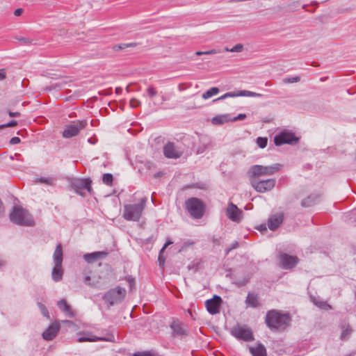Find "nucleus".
Wrapping results in <instances>:
<instances>
[{"instance_id":"nucleus-20","label":"nucleus","mask_w":356,"mask_h":356,"mask_svg":"<svg viewBox=\"0 0 356 356\" xmlns=\"http://www.w3.org/2000/svg\"><path fill=\"white\" fill-rule=\"evenodd\" d=\"M284 214L279 213L272 215L268 220V226L270 230H275L282 223Z\"/></svg>"},{"instance_id":"nucleus-46","label":"nucleus","mask_w":356,"mask_h":356,"mask_svg":"<svg viewBox=\"0 0 356 356\" xmlns=\"http://www.w3.org/2000/svg\"><path fill=\"white\" fill-rule=\"evenodd\" d=\"M154 354H152L150 352H143V353H138L134 355V356H153Z\"/></svg>"},{"instance_id":"nucleus-32","label":"nucleus","mask_w":356,"mask_h":356,"mask_svg":"<svg viewBox=\"0 0 356 356\" xmlns=\"http://www.w3.org/2000/svg\"><path fill=\"white\" fill-rule=\"evenodd\" d=\"M211 122L213 125H221V124H222V115H216V116L213 117L211 120Z\"/></svg>"},{"instance_id":"nucleus-49","label":"nucleus","mask_w":356,"mask_h":356,"mask_svg":"<svg viewBox=\"0 0 356 356\" xmlns=\"http://www.w3.org/2000/svg\"><path fill=\"white\" fill-rule=\"evenodd\" d=\"M6 74L4 69H0V81L5 79Z\"/></svg>"},{"instance_id":"nucleus-6","label":"nucleus","mask_w":356,"mask_h":356,"mask_svg":"<svg viewBox=\"0 0 356 356\" xmlns=\"http://www.w3.org/2000/svg\"><path fill=\"white\" fill-rule=\"evenodd\" d=\"M54 267L52 270L51 276L55 282H59L62 280L63 270L62 268L63 263V250L61 244H58L53 255Z\"/></svg>"},{"instance_id":"nucleus-10","label":"nucleus","mask_w":356,"mask_h":356,"mask_svg":"<svg viewBox=\"0 0 356 356\" xmlns=\"http://www.w3.org/2000/svg\"><path fill=\"white\" fill-rule=\"evenodd\" d=\"M87 123L86 121H76L67 125L63 131V137L70 138L78 135L79 131L85 128Z\"/></svg>"},{"instance_id":"nucleus-14","label":"nucleus","mask_w":356,"mask_h":356,"mask_svg":"<svg viewBox=\"0 0 356 356\" xmlns=\"http://www.w3.org/2000/svg\"><path fill=\"white\" fill-rule=\"evenodd\" d=\"M232 334L239 339L244 341H251L253 339V335L251 330L247 327L239 326L234 327L232 330Z\"/></svg>"},{"instance_id":"nucleus-4","label":"nucleus","mask_w":356,"mask_h":356,"mask_svg":"<svg viewBox=\"0 0 356 356\" xmlns=\"http://www.w3.org/2000/svg\"><path fill=\"white\" fill-rule=\"evenodd\" d=\"M147 199L143 197L140 202L124 206L123 218L129 221H138L142 216Z\"/></svg>"},{"instance_id":"nucleus-29","label":"nucleus","mask_w":356,"mask_h":356,"mask_svg":"<svg viewBox=\"0 0 356 356\" xmlns=\"http://www.w3.org/2000/svg\"><path fill=\"white\" fill-rule=\"evenodd\" d=\"M317 197L314 195H309L307 198L302 200V205L303 207L312 206L316 201Z\"/></svg>"},{"instance_id":"nucleus-60","label":"nucleus","mask_w":356,"mask_h":356,"mask_svg":"<svg viewBox=\"0 0 356 356\" xmlns=\"http://www.w3.org/2000/svg\"><path fill=\"white\" fill-rule=\"evenodd\" d=\"M126 90L129 92V86L126 88Z\"/></svg>"},{"instance_id":"nucleus-63","label":"nucleus","mask_w":356,"mask_h":356,"mask_svg":"<svg viewBox=\"0 0 356 356\" xmlns=\"http://www.w3.org/2000/svg\"><path fill=\"white\" fill-rule=\"evenodd\" d=\"M266 86H270V84L268 83H266Z\"/></svg>"},{"instance_id":"nucleus-22","label":"nucleus","mask_w":356,"mask_h":356,"mask_svg":"<svg viewBox=\"0 0 356 356\" xmlns=\"http://www.w3.org/2000/svg\"><path fill=\"white\" fill-rule=\"evenodd\" d=\"M107 255V253L105 252H94L92 253L86 254L83 255L84 259L88 263H92L102 258L105 257Z\"/></svg>"},{"instance_id":"nucleus-18","label":"nucleus","mask_w":356,"mask_h":356,"mask_svg":"<svg viewBox=\"0 0 356 356\" xmlns=\"http://www.w3.org/2000/svg\"><path fill=\"white\" fill-rule=\"evenodd\" d=\"M115 337L113 334H108L106 337H97L93 336L92 333L87 332L85 334V336L79 337L77 339L78 342H86V341H114Z\"/></svg>"},{"instance_id":"nucleus-48","label":"nucleus","mask_w":356,"mask_h":356,"mask_svg":"<svg viewBox=\"0 0 356 356\" xmlns=\"http://www.w3.org/2000/svg\"><path fill=\"white\" fill-rule=\"evenodd\" d=\"M238 243L237 241H234L232 244V247L231 248H229L227 249H226V254H227L229 252H230L232 249H235L238 247Z\"/></svg>"},{"instance_id":"nucleus-24","label":"nucleus","mask_w":356,"mask_h":356,"mask_svg":"<svg viewBox=\"0 0 356 356\" xmlns=\"http://www.w3.org/2000/svg\"><path fill=\"white\" fill-rule=\"evenodd\" d=\"M252 356H266V350L262 344H257L255 347L250 348Z\"/></svg>"},{"instance_id":"nucleus-11","label":"nucleus","mask_w":356,"mask_h":356,"mask_svg":"<svg viewBox=\"0 0 356 356\" xmlns=\"http://www.w3.org/2000/svg\"><path fill=\"white\" fill-rule=\"evenodd\" d=\"M274 142L277 146L283 144H293L298 142V138L291 132L283 131L275 136Z\"/></svg>"},{"instance_id":"nucleus-58","label":"nucleus","mask_w":356,"mask_h":356,"mask_svg":"<svg viewBox=\"0 0 356 356\" xmlns=\"http://www.w3.org/2000/svg\"><path fill=\"white\" fill-rule=\"evenodd\" d=\"M197 187L199 188L204 189V188H205V185L204 184H202L201 186H197Z\"/></svg>"},{"instance_id":"nucleus-54","label":"nucleus","mask_w":356,"mask_h":356,"mask_svg":"<svg viewBox=\"0 0 356 356\" xmlns=\"http://www.w3.org/2000/svg\"><path fill=\"white\" fill-rule=\"evenodd\" d=\"M136 45H137L136 42L126 43L127 48H128V47H134Z\"/></svg>"},{"instance_id":"nucleus-30","label":"nucleus","mask_w":356,"mask_h":356,"mask_svg":"<svg viewBox=\"0 0 356 356\" xmlns=\"http://www.w3.org/2000/svg\"><path fill=\"white\" fill-rule=\"evenodd\" d=\"M113 181V177L110 173H106L103 175L102 181L104 184L108 186H112Z\"/></svg>"},{"instance_id":"nucleus-13","label":"nucleus","mask_w":356,"mask_h":356,"mask_svg":"<svg viewBox=\"0 0 356 356\" xmlns=\"http://www.w3.org/2000/svg\"><path fill=\"white\" fill-rule=\"evenodd\" d=\"M172 336L183 338L188 334V327L179 321H173L170 325Z\"/></svg>"},{"instance_id":"nucleus-62","label":"nucleus","mask_w":356,"mask_h":356,"mask_svg":"<svg viewBox=\"0 0 356 356\" xmlns=\"http://www.w3.org/2000/svg\"><path fill=\"white\" fill-rule=\"evenodd\" d=\"M159 259L161 261V255H159Z\"/></svg>"},{"instance_id":"nucleus-45","label":"nucleus","mask_w":356,"mask_h":356,"mask_svg":"<svg viewBox=\"0 0 356 356\" xmlns=\"http://www.w3.org/2000/svg\"><path fill=\"white\" fill-rule=\"evenodd\" d=\"M19 143H20V138L18 137H13L10 140V143L11 145H16Z\"/></svg>"},{"instance_id":"nucleus-50","label":"nucleus","mask_w":356,"mask_h":356,"mask_svg":"<svg viewBox=\"0 0 356 356\" xmlns=\"http://www.w3.org/2000/svg\"><path fill=\"white\" fill-rule=\"evenodd\" d=\"M8 115L11 118L19 117L20 115V113L9 111Z\"/></svg>"},{"instance_id":"nucleus-43","label":"nucleus","mask_w":356,"mask_h":356,"mask_svg":"<svg viewBox=\"0 0 356 356\" xmlns=\"http://www.w3.org/2000/svg\"><path fill=\"white\" fill-rule=\"evenodd\" d=\"M126 280H127V282L129 284L130 289H132L133 287L135 285V280H134V279L131 277H127Z\"/></svg>"},{"instance_id":"nucleus-16","label":"nucleus","mask_w":356,"mask_h":356,"mask_svg":"<svg viewBox=\"0 0 356 356\" xmlns=\"http://www.w3.org/2000/svg\"><path fill=\"white\" fill-rule=\"evenodd\" d=\"M91 183L92 181L90 179H80L73 181L72 186L77 193L82 195V190H86L88 192L91 193Z\"/></svg>"},{"instance_id":"nucleus-21","label":"nucleus","mask_w":356,"mask_h":356,"mask_svg":"<svg viewBox=\"0 0 356 356\" xmlns=\"http://www.w3.org/2000/svg\"><path fill=\"white\" fill-rule=\"evenodd\" d=\"M57 305L61 309V311L65 313V315L69 318L75 317L76 312L71 308V307L67 304L65 299L59 300L57 303Z\"/></svg>"},{"instance_id":"nucleus-44","label":"nucleus","mask_w":356,"mask_h":356,"mask_svg":"<svg viewBox=\"0 0 356 356\" xmlns=\"http://www.w3.org/2000/svg\"><path fill=\"white\" fill-rule=\"evenodd\" d=\"M194 244V242L193 241H185L183 244V245L181 246V248L180 249L179 251H181L183 250L184 249H185L186 248L188 247V246H191V245H193Z\"/></svg>"},{"instance_id":"nucleus-52","label":"nucleus","mask_w":356,"mask_h":356,"mask_svg":"<svg viewBox=\"0 0 356 356\" xmlns=\"http://www.w3.org/2000/svg\"><path fill=\"white\" fill-rule=\"evenodd\" d=\"M172 243V241H168L163 245V247L162 248L161 252H162L165 248H166L168 245H171Z\"/></svg>"},{"instance_id":"nucleus-28","label":"nucleus","mask_w":356,"mask_h":356,"mask_svg":"<svg viewBox=\"0 0 356 356\" xmlns=\"http://www.w3.org/2000/svg\"><path fill=\"white\" fill-rule=\"evenodd\" d=\"M351 332H352V329L350 328V325H347L342 326V332L341 334V339L346 340L350 335Z\"/></svg>"},{"instance_id":"nucleus-42","label":"nucleus","mask_w":356,"mask_h":356,"mask_svg":"<svg viewBox=\"0 0 356 356\" xmlns=\"http://www.w3.org/2000/svg\"><path fill=\"white\" fill-rule=\"evenodd\" d=\"M125 48H127L126 44H116L113 47V49L116 51L124 49Z\"/></svg>"},{"instance_id":"nucleus-1","label":"nucleus","mask_w":356,"mask_h":356,"mask_svg":"<svg viewBox=\"0 0 356 356\" xmlns=\"http://www.w3.org/2000/svg\"><path fill=\"white\" fill-rule=\"evenodd\" d=\"M291 322L289 314H283L275 310L269 311L266 316V323L271 329L285 330Z\"/></svg>"},{"instance_id":"nucleus-35","label":"nucleus","mask_w":356,"mask_h":356,"mask_svg":"<svg viewBox=\"0 0 356 356\" xmlns=\"http://www.w3.org/2000/svg\"><path fill=\"white\" fill-rule=\"evenodd\" d=\"M268 143V140L266 138L259 137L257 139V144L261 148H264L266 147Z\"/></svg>"},{"instance_id":"nucleus-40","label":"nucleus","mask_w":356,"mask_h":356,"mask_svg":"<svg viewBox=\"0 0 356 356\" xmlns=\"http://www.w3.org/2000/svg\"><path fill=\"white\" fill-rule=\"evenodd\" d=\"M129 104H130L131 107H132V108H136V107H138L139 106H140V102L136 98H132L130 100Z\"/></svg>"},{"instance_id":"nucleus-26","label":"nucleus","mask_w":356,"mask_h":356,"mask_svg":"<svg viewBox=\"0 0 356 356\" xmlns=\"http://www.w3.org/2000/svg\"><path fill=\"white\" fill-rule=\"evenodd\" d=\"M219 89L218 88L213 87L204 92L202 95V97L204 99H207L217 95Z\"/></svg>"},{"instance_id":"nucleus-31","label":"nucleus","mask_w":356,"mask_h":356,"mask_svg":"<svg viewBox=\"0 0 356 356\" xmlns=\"http://www.w3.org/2000/svg\"><path fill=\"white\" fill-rule=\"evenodd\" d=\"M243 49V45L242 44H237L232 48L225 47V51L228 52H241Z\"/></svg>"},{"instance_id":"nucleus-38","label":"nucleus","mask_w":356,"mask_h":356,"mask_svg":"<svg viewBox=\"0 0 356 356\" xmlns=\"http://www.w3.org/2000/svg\"><path fill=\"white\" fill-rule=\"evenodd\" d=\"M17 124V122L16 120H12L6 124H1L0 125V130L3 129L5 127H15Z\"/></svg>"},{"instance_id":"nucleus-3","label":"nucleus","mask_w":356,"mask_h":356,"mask_svg":"<svg viewBox=\"0 0 356 356\" xmlns=\"http://www.w3.org/2000/svg\"><path fill=\"white\" fill-rule=\"evenodd\" d=\"M281 165L279 163H275L271 165H254L251 166L247 174L250 179H258L263 176H270L281 170Z\"/></svg>"},{"instance_id":"nucleus-12","label":"nucleus","mask_w":356,"mask_h":356,"mask_svg":"<svg viewBox=\"0 0 356 356\" xmlns=\"http://www.w3.org/2000/svg\"><path fill=\"white\" fill-rule=\"evenodd\" d=\"M163 154L169 159H179L183 154L182 149L174 143L168 142L163 147Z\"/></svg>"},{"instance_id":"nucleus-56","label":"nucleus","mask_w":356,"mask_h":356,"mask_svg":"<svg viewBox=\"0 0 356 356\" xmlns=\"http://www.w3.org/2000/svg\"><path fill=\"white\" fill-rule=\"evenodd\" d=\"M259 229H260L261 231H262V230H266V225H260Z\"/></svg>"},{"instance_id":"nucleus-19","label":"nucleus","mask_w":356,"mask_h":356,"mask_svg":"<svg viewBox=\"0 0 356 356\" xmlns=\"http://www.w3.org/2000/svg\"><path fill=\"white\" fill-rule=\"evenodd\" d=\"M60 330V325L57 322L52 323L42 333V337L46 341L54 339Z\"/></svg>"},{"instance_id":"nucleus-7","label":"nucleus","mask_w":356,"mask_h":356,"mask_svg":"<svg viewBox=\"0 0 356 356\" xmlns=\"http://www.w3.org/2000/svg\"><path fill=\"white\" fill-rule=\"evenodd\" d=\"M125 289L117 286L107 291L103 296V299L106 302L108 303L109 306H113L120 303L125 298Z\"/></svg>"},{"instance_id":"nucleus-33","label":"nucleus","mask_w":356,"mask_h":356,"mask_svg":"<svg viewBox=\"0 0 356 356\" xmlns=\"http://www.w3.org/2000/svg\"><path fill=\"white\" fill-rule=\"evenodd\" d=\"M314 304L321 309H330L331 306L324 301H314Z\"/></svg>"},{"instance_id":"nucleus-37","label":"nucleus","mask_w":356,"mask_h":356,"mask_svg":"<svg viewBox=\"0 0 356 356\" xmlns=\"http://www.w3.org/2000/svg\"><path fill=\"white\" fill-rule=\"evenodd\" d=\"M300 80L299 76H293L291 78H286L283 80V82L285 83H292L298 82Z\"/></svg>"},{"instance_id":"nucleus-57","label":"nucleus","mask_w":356,"mask_h":356,"mask_svg":"<svg viewBox=\"0 0 356 356\" xmlns=\"http://www.w3.org/2000/svg\"><path fill=\"white\" fill-rule=\"evenodd\" d=\"M90 280V277L89 276H86L85 277V283L88 284V282Z\"/></svg>"},{"instance_id":"nucleus-2","label":"nucleus","mask_w":356,"mask_h":356,"mask_svg":"<svg viewBox=\"0 0 356 356\" xmlns=\"http://www.w3.org/2000/svg\"><path fill=\"white\" fill-rule=\"evenodd\" d=\"M10 220L16 225L22 226H33L34 219L32 215L25 209L20 206H15L10 213Z\"/></svg>"},{"instance_id":"nucleus-51","label":"nucleus","mask_w":356,"mask_h":356,"mask_svg":"<svg viewBox=\"0 0 356 356\" xmlns=\"http://www.w3.org/2000/svg\"><path fill=\"white\" fill-rule=\"evenodd\" d=\"M22 13H23V9H22V8H17V9H16V10H15V12H14V15H15V16H19V15H21L22 14Z\"/></svg>"},{"instance_id":"nucleus-27","label":"nucleus","mask_w":356,"mask_h":356,"mask_svg":"<svg viewBox=\"0 0 356 356\" xmlns=\"http://www.w3.org/2000/svg\"><path fill=\"white\" fill-rule=\"evenodd\" d=\"M245 114H238L237 116L232 118L230 115H224V122H235L237 120H243L245 119Z\"/></svg>"},{"instance_id":"nucleus-5","label":"nucleus","mask_w":356,"mask_h":356,"mask_svg":"<svg viewBox=\"0 0 356 356\" xmlns=\"http://www.w3.org/2000/svg\"><path fill=\"white\" fill-rule=\"evenodd\" d=\"M185 207L190 216L194 219L202 218L206 211L205 204L197 197H190L186 200Z\"/></svg>"},{"instance_id":"nucleus-23","label":"nucleus","mask_w":356,"mask_h":356,"mask_svg":"<svg viewBox=\"0 0 356 356\" xmlns=\"http://www.w3.org/2000/svg\"><path fill=\"white\" fill-rule=\"evenodd\" d=\"M236 96H248V97H261L262 95L259 93H256L254 92H251L249 90H241L238 94H235L232 92H227L224 94V99L229 97H236Z\"/></svg>"},{"instance_id":"nucleus-55","label":"nucleus","mask_w":356,"mask_h":356,"mask_svg":"<svg viewBox=\"0 0 356 356\" xmlns=\"http://www.w3.org/2000/svg\"><path fill=\"white\" fill-rule=\"evenodd\" d=\"M122 92V88L120 87H118L115 88V92L117 94H120Z\"/></svg>"},{"instance_id":"nucleus-39","label":"nucleus","mask_w":356,"mask_h":356,"mask_svg":"<svg viewBox=\"0 0 356 356\" xmlns=\"http://www.w3.org/2000/svg\"><path fill=\"white\" fill-rule=\"evenodd\" d=\"M147 92L148 96L150 97H153L157 94V91L156 90V89L152 86L149 87L147 89Z\"/></svg>"},{"instance_id":"nucleus-9","label":"nucleus","mask_w":356,"mask_h":356,"mask_svg":"<svg viewBox=\"0 0 356 356\" xmlns=\"http://www.w3.org/2000/svg\"><path fill=\"white\" fill-rule=\"evenodd\" d=\"M225 214L229 220L236 224L241 223L244 218L243 211L232 202L228 204Z\"/></svg>"},{"instance_id":"nucleus-8","label":"nucleus","mask_w":356,"mask_h":356,"mask_svg":"<svg viewBox=\"0 0 356 356\" xmlns=\"http://www.w3.org/2000/svg\"><path fill=\"white\" fill-rule=\"evenodd\" d=\"M251 186L259 193H266L271 191L275 186L276 180L275 179H267L258 180V179H250Z\"/></svg>"},{"instance_id":"nucleus-64","label":"nucleus","mask_w":356,"mask_h":356,"mask_svg":"<svg viewBox=\"0 0 356 356\" xmlns=\"http://www.w3.org/2000/svg\"><path fill=\"white\" fill-rule=\"evenodd\" d=\"M222 99V97H219V98L218 99H218Z\"/></svg>"},{"instance_id":"nucleus-25","label":"nucleus","mask_w":356,"mask_h":356,"mask_svg":"<svg viewBox=\"0 0 356 356\" xmlns=\"http://www.w3.org/2000/svg\"><path fill=\"white\" fill-rule=\"evenodd\" d=\"M246 302L252 307H257L259 305L257 296L252 293H248Z\"/></svg>"},{"instance_id":"nucleus-17","label":"nucleus","mask_w":356,"mask_h":356,"mask_svg":"<svg viewBox=\"0 0 356 356\" xmlns=\"http://www.w3.org/2000/svg\"><path fill=\"white\" fill-rule=\"evenodd\" d=\"M221 301V298L216 295H215L213 298L207 300L205 302V306L207 312L211 314L219 313V307Z\"/></svg>"},{"instance_id":"nucleus-41","label":"nucleus","mask_w":356,"mask_h":356,"mask_svg":"<svg viewBox=\"0 0 356 356\" xmlns=\"http://www.w3.org/2000/svg\"><path fill=\"white\" fill-rule=\"evenodd\" d=\"M40 183L46 184L47 185H52L53 181L51 179L41 177L38 179Z\"/></svg>"},{"instance_id":"nucleus-15","label":"nucleus","mask_w":356,"mask_h":356,"mask_svg":"<svg viewBox=\"0 0 356 356\" xmlns=\"http://www.w3.org/2000/svg\"><path fill=\"white\" fill-rule=\"evenodd\" d=\"M280 260L282 268L284 269H291L295 267L298 262V258L297 257L285 253L280 254Z\"/></svg>"},{"instance_id":"nucleus-61","label":"nucleus","mask_w":356,"mask_h":356,"mask_svg":"<svg viewBox=\"0 0 356 356\" xmlns=\"http://www.w3.org/2000/svg\"><path fill=\"white\" fill-rule=\"evenodd\" d=\"M203 152V150H202V151H200V149L197 150L198 153H200V152Z\"/></svg>"},{"instance_id":"nucleus-47","label":"nucleus","mask_w":356,"mask_h":356,"mask_svg":"<svg viewBox=\"0 0 356 356\" xmlns=\"http://www.w3.org/2000/svg\"><path fill=\"white\" fill-rule=\"evenodd\" d=\"M62 323L66 325L69 327L75 326V324L69 320L62 321Z\"/></svg>"},{"instance_id":"nucleus-59","label":"nucleus","mask_w":356,"mask_h":356,"mask_svg":"<svg viewBox=\"0 0 356 356\" xmlns=\"http://www.w3.org/2000/svg\"><path fill=\"white\" fill-rule=\"evenodd\" d=\"M5 262L3 261H0V268L4 265Z\"/></svg>"},{"instance_id":"nucleus-34","label":"nucleus","mask_w":356,"mask_h":356,"mask_svg":"<svg viewBox=\"0 0 356 356\" xmlns=\"http://www.w3.org/2000/svg\"><path fill=\"white\" fill-rule=\"evenodd\" d=\"M15 39L19 41L22 44L28 45L31 44L33 43V40L29 38L25 37H15Z\"/></svg>"},{"instance_id":"nucleus-53","label":"nucleus","mask_w":356,"mask_h":356,"mask_svg":"<svg viewBox=\"0 0 356 356\" xmlns=\"http://www.w3.org/2000/svg\"><path fill=\"white\" fill-rule=\"evenodd\" d=\"M211 53V51H197L195 53V54L197 56H200V55H203V54H209Z\"/></svg>"},{"instance_id":"nucleus-36","label":"nucleus","mask_w":356,"mask_h":356,"mask_svg":"<svg viewBox=\"0 0 356 356\" xmlns=\"http://www.w3.org/2000/svg\"><path fill=\"white\" fill-rule=\"evenodd\" d=\"M38 306L41 313L42 314V315L45 317H47V318H49L50 317H49V312H48L47 309L46 308V307L41 302H38Z\"/></svg>"}]
</instances>
